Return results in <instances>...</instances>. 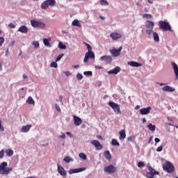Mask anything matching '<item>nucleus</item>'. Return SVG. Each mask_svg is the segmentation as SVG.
I'll list each match as a JSON object with an SVG mask.
<instances>
[{
	"label": "nucleus",
	"mask_w": 178,
	"mask_h": 178,
	"mask_svg": "<svg viewBox=\"0 0 178 178\" xmlns=\"http://www.w3.org/2000/svg\"><path fill=\"white\" fill-rule=\"evenodd\" d=\"M85 45L87 47L88 52L85 54L83 61L85 63H87V62H88V59H95V55L94 54V52L91 51V49H92L91 45L88 43H85Z\"/></svg>",
	"instance_id": "f257e3e1"
},
{
	"label": "nucleus",
	"mask_w": 178,
	"mask_h": 178,
	"mask_svg": "<svg viewBox=\"0 0 178 178\" xmlns=\"http://www.w3.org/2000/svg\"><path fill=\"white\" fill-rule=\"evenodd\" d=\"M159 26L160 30H162L163 31H173L170 24L166 21H160L159 22Z\"/></svg>",
	"instance_id": "f03ea898"
},
{
	"label": "nucleus",
	"mask_w": 178,
	"mask_h": 178,
	"mask_svg": "<svg viewBox=\"0 0 178 178\" xmlns=\"http://www.w3.org/2000/svg\"><path fill=\"white\" fill-rule=\"evenodd\" d=\"M8 166V163L3 162L0 165V175H8L10 173L11 170H13L12 168H6Z\"/></svg>",
	"instance_id": "7ed1b4c3"
},
{
	"label": "nucleus",
	"mask_w": 178,
	"mask_h": 178,
	"mask_svg": "<svg viewBox=\"0 0 178 178\" xmlns=\"http://www.w3.org/2000/svg\"><path fill=\"white\" fill-rule=\"evenodd\" d=\"M163 169L167 173H173L175 172V165L170 161H166L163 165Z\"/></svg>",
	"instance_id": "20e7f679"
},
{
	"label": "nucleus",
	"mask_w": 178,
	"mask_h": 178,
	"mask_svg": "<svg viewBox=\"0 0 178 178\" xmlns=\"http://www.w3.org/2000/svg\"><path fill=\"white\" fill-rule=\"evenodd\" d=\"M145 26H146V28L147 29L146 30L147 34L151 36V34L154 33V26H155V24L152 21H147L145 22Z\"/></svg>",
	"instance_id": "39448f33"
},
{
	"label": "nucleus",
	"mask_w": 178,
	"mask_h": 178,
	"mask_svg": "<svg viewBox=\"0 0 178 178\" xmlns=\"http://www.w3.org/2000/svg\"><path fill=\"white\" fill-rule=\"evenodd\" d=\"M109 106L112 108V109L114 111L115 113H117V115H121L122 114V111H120V106L119 104L113 102H108Z\"/></svg>",
	"instance_id": "423d86ee"
},
{
	"label": "nucleus",
	"mask_w": 178,
	"mask_h": 178,
	"mask_svg": "<svg viewBox=\"0 0 178 178\" xmlns=\"http://www.w3.org/2000/svg\"><path fill=\"white\" fill-rule=\"evenodd\" d=\"M31 24L32 27L36 29H44V27H45V24H44V22H41L40 21L37 19L31 20Z\"/></svg>",
	"instance_id": "0eeeda50"
},
{
	"label": "nucleus",
	"mask_w": 178,
	"mask_h": 178,
	"mask_svg": "<svg viewBox=\"0 0 178 178\" xmlns=\"http://www.w3.org/2000/svg\"><path fill=\"white\" fill-rule=\"evenodd\" d=\"M56 3L55 0H46L41 4L42 9H47L49 6H54Z\"/></svg>",
	"instance_id": "6e6552de"
},
{
	"label": "nucleus",
	"mask_w": 178,
	"mask_h": 178,
	"mask_svg": "<svg viewBox=\"0 0 178 178\" xmlns=\"http://www.w3.org/2000/svg\"><path fill=\"white\" fill-rule=\"evenodd\" d=\"M147 169L149 170V172L146 175V177L147 178H154V176H155V175H159V172L155 170V169H154L151 166H148Z\"/></svg>",
	"instance_id": "1a4fd4ad"
},
{
	"label": "nucleus",
	"mask_w": 178,
	"mask_h": 178,
	"mask_svg": "<svg viewBox=\"0 0 178 178\" xmlns=\"http://www.w3.org/2000/svg\"><path fill=\"white\" fill-rule=\"evenodd\" d=\"M90 143L95 147L97 151H101V149L104 148V146H102V145L97 140H91Z\"/></svg>",
	"instance_id": "9d476101"
},
{
	"label": "nucleus",
	"mask_w": 178,
	"mask_h": 178,
	"mask_svg": "<svg viewBox=\"0 0 178 178\" xmlns=\"http://www.w3.org/2000/svg\"><path fill=\"white\" fill-rule=\"evenodd\" d=\"M118 170L116 167L113 166V165H110L104 168V172L106 173H115Z\"/></svg>",
	"instance_id": "9b49d317"
},
{
	"label": "nucleus",
	"mask_w": 178,
	"mask_h": 178,
	"mask_svg": "<svg viewBox=\"0 0 178 178\" xmlns=\"http://www.w3.org/2000/svg\"><path fill=\"white\" fill-rule=\"evenodd\" d=\"M84 170H86V168H74V169H70L68 171V173L70 175H73V173H80V172H84Z\"/></svg>",
	"instance_id": "f8f14e48"
},
{
	"label": "nucleus",
	"mask_w": 178,
	"mask_h": 178,
	"mask_svg": "<svg viewBox=\"0 0 178 178\" xmlns=\"http://www.w3.org/2000/svg\"><path fill=\"white\" fill-rule=\"evenodd\" d=\"M111 54H112L113 56H120V53L122 52V47H120L119 48V49H111L110 51Z\"/></svg>",
	"instance_id": "ddd939ff"
},
{
	"label": "nucleus",
	"mask_w": 178,
	"mask_h": 178,
	"mask_svg": "<svg viewBox=\"0 0 178 178\" xmlns=\"http://www.w3.org/2000/svg\"><path fill=\"white\" fill-rule=\"evenodd\" d=\"M151 109L152 108L151 106H148L147 108H143L140 110V115H148L151 112Z\"/></svg>",
	"instance_id": "4468645a"
},
{
	"label": "nucleus",
	"mask_w": 178,
	"mask_h": 178,
	"mask_svg": "<svg viewBox=\"0 0 178 178\" xmlns=\"http://www.w3.org/2000/svg\"><path fill=\"white\" fill-rule=\"evenodd\" d=\"M100 59L106 62V63H112V57L111 56H102Z\"/></svg>",
	"instance_id": "2eb2a0df"
},
{
	"label": "nucleus",
	"mask_w": 178,
	"mask_h": 178,
	"mask_svg": "<svg viewBox=\"0 0 178 178\" xmlns=\"http://www.w3.org/2000/svg\"><path fill=\"white\" fill-rule=\"evenodd\" d=\"M74 123L75 126H80L83 123V120L79 117L74 115Z\"/></svg>",
	"instance_id": "dca6fc26"
},
{
	"label": "nucleus",
	"mask_w": 178,
	"mask_h": 178,
	"mask_svg": "<svg viewBox=\"0 0 178 178\" xmlns=\"http://www.w3.org/2000/svg\"><path fill=\"white\" fill-rule=\"evenodd\" d=\"M58 172L61 176H66L67 172L60 165H58Z\"/></svg>",
	"instance_id": "f3484780"
},
{
	"label": "nucleus",
	"mask_w": 178,
	"mask_h": 178,
	"mask_svg": "<svg viewBox=\"0 0 178 178\" xmlns=\"http://www.w3.org/2000/svg\"><path fill=\"white\" fill-rule=\"evenodd\" d=\"M172 66L175 72V79L178 80V66L176 63H172Z\"/></svg>",
	"instance_id": "a211bd4d"
},
{
	"label": "nucleus",
	"mask_w": 178,
	"mask_h": 178,
	"mask_svg": "<svg viewBox=\"0 0 178 178\" xmlns=\"http://www.w3.org/2000/svg\"><path fill=\"white\" fill-rule=\"evenodd\" d=\"M110 37L114 40H119V38H122V34L118 33H112L110 35Z\"/></svg>",
	"instance_id": "6ab92c4d"
},
{
	"label": "nucleus",
	"mask_w": 178,
	"mask_h": 178,
	"mask_svg": "<svg viewBox=\"0 0 178 178\" xmlns=\"http://www.w3.org/2000/svg\"><path fill=\"white\" fill-rule=\"evenodd\" d=\"M128 65L132 66V67H140V66H143V64L136 61H129L128 62Z\"/></svg>",
	"instance_id": "aec40b11"
},
{
	"label": "nucleus",
	"mask_w": 178,
	"mask_h": 178,
	"mask_svg": "<svg viewBox=\"0 0 178 178\" xmlns=\"http://www.w3.org/2000/svg\"><path fill=\"white\" fill-rule=\"evenodd\" d=\"M121 69L120 67H115L114 69L111 70L108 72L109 74H118L120 72Z\"/></svg>",
	"instance_id": "412c9836"
},
{
	"label": "nucleus",
	"mask_w": 178,
	"mask_h": 178,
	"mask_svg": "<svg viewBox=\"0 0 178 178\" xmlns=\"http://www.w3.org/2000/svg\"><path fill=\"white\" fill-rule=\"evenodd\" d=\"M32 126L31 125H24L22 127L21 131L22 133H29L30 131V129H31Z\"/></svg>",
	"instance_id": "4be33fe9"
},
{
	"label": "nucleus",
	"mask_w": 178,
	"mask_h": 178,
	"mask_svg": "<svg viewBox=\"0 0 178 178\" xmlns=\"http://www.w3.org/2000/svg\"><path fill=\"white\" fill-rule=\"evenodd\" d=\"M18 31L24 34H26L29 32V29L27 28V26L23 25L18 29Z\"/></svg>",
	"instance_id": "5701e85b"
},
{
	"label": "nucleus",
	"mask_w": 178,
	"mask_h": 178,
	"mask_svg": "<svg viewBox=\"0 0 178 178\" xmlns=\"http://www.w3.org/2000/svg\"><path fill=\"white\" fill-rule=\"evenodd\" d=\"M163 91H167L168 92H173L175 91V88H172L169 86H165L162 88Z\"/></svg>",
	"instance_id": "b1692460"
},
{
	"label": "nucleus",
	"mask_w": 178,
	"mask_h": 178,
	"mask_svg": "<svg viewBox=\"0 0 178 178\" xmlns=\"http://www.w3.org/2000/svg\"><path fill=\"white\" fill-rule=\"evenodd\" d=\"M119 134H120V140H122V139L124 140V138H126V131H124V129L120 131Z\"/></svg>",
	"instance_id": "393cba45"
},
{
	"label": "nucleus",
	"mask_w": 178,
	"mask_h": 178,
	"mask_svg": "<svg viewBox=\"0 0 178 178\" xmlns=\"http://www.w3.org/2000/svg\"><path fill=\"white\" fill-rule=\"evenodd\" d=\"M104 156L108 161H111V159H112V156L111 155L109 150H107L104 152Z\"/></svg>",
	"instance_id": "a878e982"
},
{
	"label": "nucleus",
	"mask_w": 178,
	"mask_h": 178,
	"mask_svg": "<svg viewBox=\"0 0 178 178\" xmlns=\"http://www.w3.org/2000/svg\"><path fill=\"white\" fill-rule=\"evenodd\" d=\"M49 41H51V38H49V39L44 38L43 40V43L45 45V47H51V44L49 43Z\"/></svg>",
	"instance_id": "bb28decb"
},
{
	"label": "nucleus",
	"mask_w": 178,
	"mask_h": 178,
	"mask_svg": "<svg viewBox=\"0 0 178 178\" xmlns=\"http://www.w3.org/2000/svg\"><path fill=\"white\" fill-rule=\"evenodd\" d=\"M153 38L156 42H159V35L158 33L153 32Z\"/></svg>",
	"instance_id": "cd10ccee"
},
{
	"label": "nucleus",
	"mask_w": 178,
	"mask_h": 178,
	"mask_svg": "<svg viewBox=\"0 0 178 178\" xmlns=\"http://www.w3.org/2000/svg\"><path fill=\"white\" fill-rule=\"evenodd\" d=\"M6 154L7 156H12V155H13V150H12L11 149H6Z\"/></svg>",
	"instance_id": "c85d7f7f"
},
{
	"label": "nucleus",
	"mask_w": 178,
	"mask_h": 178,
	"mask_svg": "<svg viewBox=\"0 0 178 178\" xmlns=\"http://www.w3.org/2000/svg\"><path fill=\"white\" fill-rule=\"evenodd\" d=\"M26 102H28L29 105H33L35 104L34 99H33V97H28Z\"/></svg>",
	"instance_id": "c756f323"
},
{
	"label": "nucleus",
	"mask_w": 178,
	"mask_h": 178,
	"mask_svg": "<svg viewBox=\"0 0 178 178\" xmlns=\"http://www.w3.org/2000/svg\"><path fill=\"white\" fill-rule=\"evenodd\" d=\"M149 130H150V131H155V125H153L152 124H149L148 126H147Z\"/></svg>",
	"instance_id": "7c9ffc66"
},
{
	"label": "nucleus",
	"mask_w": 178,
	"mask_h": 178,
	"mask_svg": "<svg viewBox=\"0 0 178 178\" xmlns=\"http://www.w3.org/2000/svg\"><path fill=\"white\" fill-rule=\"evenodd\" d=\"M58 48L60 49H66V46L65 44H63V43L62 42H60L58 43Z\"/></svg>",
	"instance_id": "2f4dec72"
},
{
	"label": "nucleus",
	"mask_w": 178,
	"mask_h": 178,
	"mask_svg": "<svg viewBox=\"0 0 178 178\" xmlns=\"http://www.w3.org/2000/svg\"><path fill=\"white\" fill-rule=\"evenodd\" d=\"M143 17V19H152V15L151 14H144Z\"/></svg>",
	"instance_id": "473e14b6"
},
{
	"label": "nucleus",
	"mask_w": 178,
	"mask_h": 178,
	"mask_svg": "<svg viewBox=\"0 0 178 178\" xmlns=\"http://www.w3.org/2000/svg\"><path fill=\"white\" fill-rule=\"evenodd\" d=\"M64 161L65 162H67V163H70V161H73V159L69 157V156H65L64 158Z\"/></svg>",
	"instance_id": "72a5a7b5"
},
{
	"label": "nucleus",
	"mask_w": 178,
	"mask_h": 178,
	"mask_svg": "<svg viewBox=\"0 0 178 178\" xmlns=\"http://www.w3.org/2000/svg\"><path fill=\"white\" fill-rule=\"evenodd\" d=\"M79 158H81V159H84V160L87 159V155H86V154H84V153H80V154H79Z\"/></svg>",
	"instance_id": "f704fd0d"
},
{
	"label": "nucleus",
	"mask_w": 178,
	"mask_h": 178,
	"mask_svg": "<svg viewBox=\"0 0 178 178\" xmlns=\"http://www.w3.org/2000/svg\"><path fill=\"white\" fill-rule=\"evenodd\" d=\"M33 45H34L35 48L37 49V48H40V42L38 41H34L32 42Z\"/></svg>",
	"instance_id": "c9c22d12"
},
{
	"label": "nucleus",
	"mask_w": 178,
	"mask_h": 178,
	"mask_svg": "<svg viewBox=\"0 0 178 178\" xmlns=\"http://www.w3.org/2000/svg\"><path fill=\"white\" fill-rule=\"evenodd\" d=\"M100 3H101V5L105 6H108V5H109V3H108V1H106V0H101Z\"/></svg>",
	"instance_id": "e433bc0d"
},
{
	"label": "nucleus",
	"mask_w": 178,
	"mask_h": 178,
	"mask_svg": "<svg viewBox=\"0 0 178 178\" xmlns=\"http://www.w3.org/2000/svg\"><path fill=\"white\" fill-rule=\"evenodd\" d=\"M84 76H92V72L91 71H86L83 72Z\"/></svg>",
	"instance_id": "4c0bfd02"
},
{
	"label": "nucleus",
	"mask_w": 178,
	"mask_h": 178,
	"mask_svg": "<svg viewBox=\"0 0 178 178\" xmlns=\"http://www.w3.org/2000/svg\"><path fill=\"white\" fill-rule=\"evenodd\" d=\"M111 144H112V145H117V146L120 145V144H119V142H118V140L116 139H113Z\"/></svg>",
	"instance_id": "58836bf2"
},
{
	"label": "nucleus",
	"mask_w": 178,
	"mask_h": 178,
	"mask_svg": "<svg viewBox=\"0 0 178 178\" xmlns=\"http://www.w3.org/2000/svg\"><path fill=\"white\" fill-rule=\"evenodd\" d=\"M5 156V150L2 149L0 151V159H2Z\"/></svg>",
	"instance_id": "ea45409f"
},
{
	"label": "nucleus",
	"mask_w": 178,
	"mask_h": 178,
	"mask_svg": "<svg viewBox=\"0 0 178 178\" xmlns=\"http://www.w3.org/2000/svg\"><path fill=\"white\" fill-rule=\"evenodd\" d=\"M79 24H80V22L77 19L72 22V26H79Z\"/></svg>",
	"instance_id": "a19ab883"
},
{
	"label": "nucleus",
	"mask_w": 178,
	"mask_h": 178,
	"mask_svg": "<svg viewBox=\"0 0 178 178\" xmlns=\"http://www.w3.org/2000/svg\"><path fill=\"white\" fill-rule=\"evenodd\" d=\"M51 67H55V68L58 67V63H56V62H54V61L51 62Z\"/></svg>",
	"instance_id": "79ce46f5"
},
{
	"label": "nucleus",
	"mask_w": 178,
	"mask_h": 178,
	"mask_svg": "<svg viewBox=\"0 0 178 178\" xmlns=\"http://www.w3.org/2000/svg\"><path fill=\"white\" fill-rule=\"evenodd\" d=\"M64 54H60L58 56L57 58L56 59V62H59L62 58H63Z\"/></svg>",
	"instance_id": "37998d69"
},
{
	"label": "nucleus",
	"mask_w": 178,
	"mask_h": 178,
	"mask_svg": "<svg viewBox=\"0 0 178 178\" xmlns=\"http://www.w3.org/2000/svg\"><path fill=\"white\" fill-rule=\"evenodd\" d=\"M76 79H77L78 80H83V74H76Z\"/></svg>",
	"instance_id": "c03bdc74"
},
{
	"label": "nucleus",
	"mask_w": 178,
	"mask_h": 178,
	"mask_svg": "<svg viewBox=\"0 0 178 178\" xmlns=\"http://www.w3.org/2000/svg\"><path fill=\"white\" fill-rule=\"evenodd\" d=\"M5 42V39L2 37H0V47H2V44Z\"/></svg>",
	"instance_id": "a18cd8bd"
},
{
	"label": "nucleus",
	"mask_w": 178,
	"mask_h": 178,
	"mask_svg": "<svg viewBox=\"0 0 178 178\" xmlns=\"http://www.w3.org/2000/svg\"><path fill=\"white\" fill-rule=\"evenodd\" d=\"M55 108L56 109L57 112H60V107L57 104H55Z\"/></svg>",
	"instance_id": "49530a36"
},
{
	"label": "nucleus",
	"mask_w": 178,
	"mask_h": 178,
	"mask_svg": "<svg viewBox=\"0 0 178 178\" xmlns=\"http://www.w3.org/2000/svg\"><path fill=\"white\" fill-rule=\"evenodd\" d=\"M144 162L140 161L138 163V168H143V166H144Z\"/></svg>",
	"instance_id": "de8ad7c7"
},
{
	"label": "nucleus",
	"mask_w": 178,
	"mask_h": 178,
	"mask_svg": "<svg viewBox=\"0 0 178 178\" xmlns=\"http://www.w3.org/2000/svg\"><path fill=\"white\" fill-rule=\"evenodd\" d=\"M8 26L10 29H16V25H15L13 23H10Z\"/></svg>",
	"instance_id": "09e8293b"
},
{
	"label": "nucleus",
	"mask_w": 178,
	"mask_h": 178,
	"mask_svg": "<svg viewBox=\"0 0 178 178\" xmlns=\"http://www.w3.org/2000/svg\"><path fill=\"white\" fill-rule=\"evenodd\" d=\"M163 149V146H160L156 149V152H162V150Z\"/></svg>",
	"instance_id": "8fccbe9b"
},
{
	"label": "nucleus",
	"mask_w": 178,
	"mask_h": 178,
	"mask_svg": "<svg viewBox=\"0 0 178 178\" xmlns=\"http://www.w3.org/2000/svg\"><path fill=\"white\" fill-rule=\"evenodd\" d=\"M4 129L2 127V120H0V131H3Z\"/></svg>",
	"instance_id": "3c124183"
},
{
	"label": "nucleus",
	"mask_w": 178,
	"mask_h": 178,
	"mask_svg": "<svg viewBox=\"0 0 178 178\" xmlns=\"http://www.w3.org/2000/svg\"><path fill=\"white\" fill-rule=\"evenodd\" d=\"M59 138H63V140H65V138H66V135H65V134H62V135L58 136Z\"/></svg>",
	"instance_id": "603ef678"
},
{
	"label": "nucleus",
	"mask_w": 178,
	"mask_h": 178,
	"mask_svg": "<svg viewBox=\"0 0 178 178\" xmlns=\"http://www.w3.org/2000/svg\"><path fill=\"white\" fill-rule=\"evenodd\" d=\"M65 74L69 77V76H72V73L69 72L68 71L64 72Z\"/></svg>",
	"instance_id": "864d4df0"
},
{
	"label": "nucleus",
	"mask_w": 178,
	"mask_h": 178,
	"mask_svg": "<svg viewBox=\"0 0 178 178\" xmlns=\"http://www.w3.org/2000/svg\"><path fill=\"white\" fill-rule=\"evenodd\" d=\"M135 138L134 136L128 137V141L133 142V139Z\"/></svg>",
	"instance_id": "5fc2aeb1"
},
{
	"label": "nucleus",
	"mask_w": 178,
	"mask_h": 178,
	"mask_svg": "<svg viewBox=\"0 0 178 178\" xmlns=\"http://www.w3.org/2000/svg\"><path fill=\"white\" fill-rule=\"evenodd\" d=\"M95 68L98 69L99 70H101V69H104V67H102V66H95Z\"/></svg>",
	"instance_id": "6e6d98bb"
},
{
	"label": "nucleus",
	"mask_w": 178,
	"mask_h": 178,
	"mask_svg": "<svg viewBox=\"0 0 178 178\" xmlns=\"http://www.w3.org/2000/svg\"><path fill=\"white\" fill-rule=\"evenodd\" d=\"M154 141H155V143H159L161 141V139H159L158 138H155Z\"/></svg>",
	"instance_id": "4d7b16f0"
},
{
	"label": "nucleus",
	"mask_w": 178,
	"mask_h": 178,
	"mask_svg": "<svg viewBox=\"0 0 178 178\" xmlns=\"http://www.w3.org/2000/svg\"><path fill=\"white\" fill-rule=\"evenodd\" d=\"M97 138H99V140H104V138H102V136H97Z\"/></svg>",
	"instance_id": "13d9d810"
},
{
	"label": "nucleus",
	"mask_w": 178,
	"mask_h": 178,
	"mask_svg": "<svg viewBox=\"0 0 178 178\" xmlns=\"http://www.w3.org/2000/svg\"><path fill=\"white\" fill-rule=\"evenodd\" d=\"M67 136H70V137H72V133L70 132H66L65 133Z\"/></svg>",
	"instance_id": "bf43d9fd"
},
{
	"label": "nucleus",
	"mask_w": 178,
	"mask_h": 178,
	"mask_svg": "<svg viewBox=\"0 0 178 178\" xmlns=\"http://www.w3.org/2000/svg\"><path fill=\"white\" fill-rule=\"evenodd\" d=\"M73 67H74V69H77L78 67H80L79 65H73Z\"/></svg>",
	"instance_id": "052dcab7"
},
{
	"label": "nucleus",
	"mask_w": 178,
	"mask_h": 178,
	"mask_svg": "<svg viewBox=\"0 0 178 178\" xmlns=\"http://www.w3.org/2000/svg\"><path fill=\"white\" fill-rule=\"evenodd\" d=\"M135 109H140V106L139 105L136 106Z\"/></svg>",
	"instance_id": "680f3d73"
},
{
	"label": "nucleus",
	"mask_w": 178,
	"mask_h": 178,
	"mask_svg": "<svg viewBox=\"0 0 178 178\" xmlns=\"http://www.w3.org/2000/svg\"><path fill=\"white\" fill-rule=\"evenodd\" d=\"M0 72H2V64L0 63Z\"/></svg>",
	"instance_id": "e2e57ef3"
},
{
	"label": "nucleus",
	"mask_w": 178,
	"mask_h": 178,
	"mask_svg": "<svg viewBox=\"0 0 178 178\" xmlns=\"http://www.w3.org/2000/svg\"><path fill=\"white\" fill-rule=\"evenodd\" d=\"M62 98H63L62 96H60V97H59V101L63 103V102H62Z\"/></svg>",
	"instance_id": "0e129e2a"
},
{
	"label": "nucleus",
	"mask_w": 178,
	"mask_h": 178,
	"mask_svg": "<svg viewBox=\"0 0 178 178\" xmlns=\"http://www.w3.org/2000/svg\"><path fill=\"white\" fill-rule=\"evenodd\" d=\"M100 19H102V20H105V17L102 16H100Z\"/></svg>",
	"instance_id": "69168bd1"
},
{
	"label": "nucleus",
	"mask_w": 178,
	"mask_h": 178,
	"mask_svg": "<svg viewBox=\"0 0 178 178\" xmlns=\"http://www.w3.org/2000/svg\"><path fill=\"white\" fill-rule=\"evenodd\" d=\"M23 78L24 79H27V76L26 74H23Z\"/></svg>",
	"instance_id": "338daca9"
},
{
	"label": "nucleus",
	"mask_w": 178,
	"mask_h": 178,
	"mask_svg": "<svg viewBox=\"0 0 178 178\" xmlns=\"http://www.w3.org/2000/svg\"><path fill=\"white\" fill-rule=\"evenodd\" d=\"M158 84H159V86H165V83H158Z\"/></svg>",
	"instance_id": "774afa93"
}]
</instances>
